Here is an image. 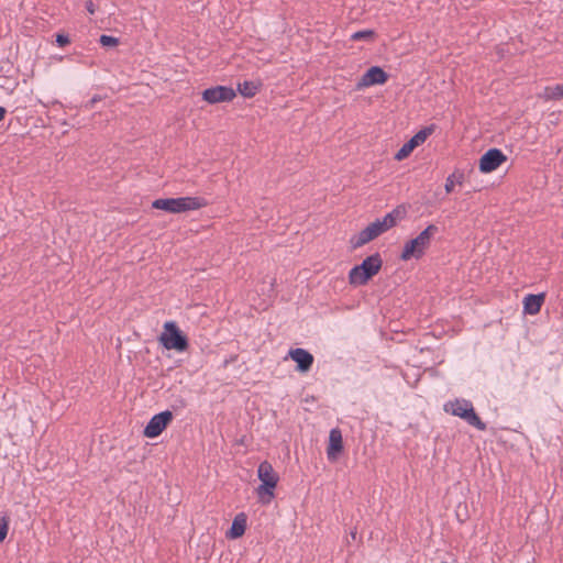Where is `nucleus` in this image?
I'll return each mask as SVG.
<instances>
[{
  "label": "nucleus",
  "mask_w": 563,
  "mask_h": 563,
  "mask_svg": "<svg viewBox=\"0 0 563 563\" xmlns=\"http://www.w3.org/2000/svg\"><path fill=\"white\" fill-rule=\"evenodd\" d=\"M439 232V228L434 224H429L423 231L415 239L409 240L402 249L400 254L401 261H409L411 258L420 260L431 245L432 238Z\"/></svg>",
  "instance_id": "nucleus-1"
},
{
  "label": "nucleus",
  "mask_w": 563,
  "mask_h": 563,
  "mask_svg": "<svg viewBox=\"0 0 563 563\" xmlns=\"http://www.w3.org/2000/svg\"><path fill=\"white\" fill-rule=\"evenodd\" d=\"M208 205L202 197H178V198H161L152 202V208L164 210L169 213H181L191 210H198Z\"/></svg>",
  "instance_id": "nucleus-2"
},
{
  "label": "nucleus",
  "mask_w": 563,
  "mask_h": 563,
  "mask_svg": "<svg viewBox=\"0 0 563 563\" xmlns=\"http://www.w3.org/2000/svg\"><path fill=\"white\" fill-rule=\"evenodd\" d=\"M383 261L379 253L367 256L360 265H355L349 273V283L352 286H363L382 268Z\"/></svg>",
  "instance_id": "nucleus-3"
},
{
  "label": "nucleus",
  "mask_w": 563,
  "mask_h": 563,
  "mask_svg": "<svg viewBox=\"0 0 563 563\" xmlns=\"http://www.w3.org/2000/svg\"><path fill=\"white\" fill-rule=\"evenodd\" d=\"M257 477L262 482L256 488L257 496L262 504H269L274 498V489L279 479L278 474L269 462L263 461L257 467Z\"/></svg>",
  "instance_id": "nucleus-4"
},
{
  "label": "nucleus",
  "mask_w": 563,
  "mask_h": 563,
  "mask_svg": "<svg viewBox=\"0 0 563 563\" xmlns=\"http://www.w3.org/2000/svg\"><path fill=\"white\" fill-rule=\"evenodd\" d=\"M444 410L452 416L465 420L470 426L477 430L485 431L487 426L481 420L474 410L473 404L467 399H455L444 405Z\"/></svg>",
  "instance_id": "nucleus-5"
},
{
  "label": "nucleus",
  "mask_w": 563,
  "mask_h": 563,
  "mask_svg": "<svg viewBox=\"0 0 563 563\" xmlns=\"http://www.w3.org/2000/svg\"><path fill=\"white\" fill-rule=\"evenodd\" d=\"M158 341L166 350H175L178 352H185L189 346L188 338L183 333L175 321L164 323V330L158 336Z\"/></svg>",
  "instance_id": "nucleus-6"
},
{
  "label": "nucleus",
  "mask_w": 563,
  "mask_h": 563,
  "mask_svg": "<svg viewBox=\"0 0 563 563\" xmlns=\"http://www.w3.org/2000/svg\"><path fill=\"white\" fill-rule=\"evenodd\" d=\"M236 96L235 90L228 86H214L201 92L202 100L209 104L230 102Z\"/></svg>",
  "instance_id": "nucleus-7"
},
{
  "label": "nucleus",
  "mask_w": 563,
  "mask_h": 563,
  "mask_svg": "<svg viewBox=\"0 0 563 563\" xmlns=\"http://www.w3.org/2000/svg\"><path fill=\"white\" fill-rule=\"evenodd\" d=\"M173 418V412L169 410L154 415L144 428V437L151 439L158 437L172 422Z\"/></svg>",
  "instance_id": "nucleus-8"
},
{
  "label": "nucleus",
  "mask_w": 563,
  "mask_h": 563,
  "mask_svg": "<svg viewBox=\"0 0 563 563\" xmlns=\"http://www.w3.org/2000/svg\"><path fill=\"white\" fill-rule=\"evenodd\" d=\"M434 131V125H429L418 131L408 142H406L399 151L395 154L396 161H402L408 157L411 152L422 144L429 135Z\"/></svg>",
  "instance_id": "nucleus-9"
},
{
  "label": "nucleus",
  "mask_w": 563,
  "mask_h": 563,
  "mask_svg": "<svg viewBox=\"0 0 563 563\" xmlns=\"http://www.w3.org/2000/svg\"><path fill=\"white\" fill-rule=\"evenodd\" d=\"M506 161L507 156L499 148H489L479 158V170L482 173H492Z\"/></svg>",
  "instance_id": "nucleus-10"
},
{
  "label": "nucleus",
  "mask_w": 563,
  "mask_h": 563,
  "mask_svg": "<svg viewBox=\"0 0 563 563\" xmlns=\"http://www.w3.org/2000/svg\"><path fill=\"white\" fill-rule=\"evenodd\" d=\"M388 80V74L379 66H372L357 82V88L383 85Z\"/></svg>",
  "instance_id": "nucleus-11"
},
{
  "label": "nucleus",
  "mask_w": 563,
  "mask_h": 563,
  "mask_svg": "<svg viewBox=\"0 0 563 563\" xmlns=\"http://www.w3.org/2000/svg\"><path fill=\"white\" fill-rule=\"evenodd\" d=\"M289 357L297 363V371L307 373L313 364V355L305 349H291L288 352Z\"/></svg>",
  "instance_id": "nucleus-12"
},
{
  "label": "nucleus",
  "mask_w": 563,
  "mask_h": 563,
  "mask_svg": "<svg viewBox=\"0 0 563 563\" xmlns=\"http://www.w3.org/2000/svg\"><path fill=\"white\" fill-rule=\"evenodd\" d=\"M377 229H378V227L375 225L374 222H372L365 229H363L361 232L353 235L350 239V244H351L352 249H354V250L358 249V247L365 245L366 243L373 241L377 236H379L380 234Z\"/></svg>",
  "instance_id": "nucleus-13"
},
{
  "label": "nucleus",
  "mask_w": 563,
  "mask_h": 563,
  "mask_svg": "<svg viewBox=\"0 0 563 563\" xmlns=\"http://www.w3.org/2000/svg\"><path fill=\"white\" fill-rule=\"evenodd\" d=\"M343 450V440L340 429L334 428L330 431L329 445L327 449V455L330 461H334Z\"/></svg>",
  "instance_id": "nucleus-14"
},
{
  "label": "nucleus",
  "mask_w": 563,
  "mask_h": 563,
  "mask_svg": "<svg viewBox=\"0 0 563 563\" xmlns=\"http://www.w3.org/2000/svg\"><path fill=\"white\" fill-rule=\"evenodd\" d=\"M401 211L397 208L394 209L391 212L387 213L383 219H377L374 221L375 225L378 227L379 234H383L384 232L388 231L393 227L397 224V221L400 219Z\"/></svg>",
  "instance_id": "nucleus-15"
},
{
  "label": "nucleus",
  "mask_w": 563,
  "mask_h": 563,
  "mask_svg": "<svg viewBox=\"0 0 563 563\" xmlns=\"http://www.w3.org/2000/svg\"><path fill=\"white\" fill-rule=\"evenodd\" d=\"M544 302V294H529L523 299V310L528 314H536L540 311Z\"/></svg>",
  "instance_id": "nucleus-16"
},
{
  "label": "nucleus",
  "mask_w": 563,
  "mask_h": 563,
  "mask_svg": "<svg viewBox=\"0 0 563 563\" xmlns=\"http://www.w3.org/2000/svg\"><path fill=\"white\" fill-rule=\"evenodd\" d=\"M246 529V516L244 512H240L235 516L230 530L227 532V537L230 539H238L242 537Z\"/></svg>",
  "instance_id": "nucleus-17"
},
{
  "label": "nucleus",
  "mask_w": 563,
  "mask_h": 563,
  "mask_svg": "<svg viewBox=\"0 0 563 563\" xmlns=\"http://www.w3.org/2000/svg\"><path fill=\"white\" fill-rule=\"evenodd\" d=\"M261 84L244 80L238 85V91L245 98L254 97L260 90Z\"/></svg>",
  "instance_id": "nucleus-18"
},
{
  "label": "nucleus",
  "mask_w": 563,
  "mask_h": 563,
  "mask_svg": "<svg viewBox=\"0 0 563 563\" xmlns=\"http://www.w3.org/2000/svg\"><path fill=\"white\" fill-rule=\"evenodd\" d=\"M544 97L549 100H560L563 98V84L555 85L553 87H547L544 90Z\"/></svg>",
  "instance_id": "nucleus-19"
},
{
  "label": "nucleus",
  "mask_w": 563,
  "mask_h": 563,
  "mask_svg": "<svg viewBox=\"0 0 563 563\" xmlns=\"http://www.w3.org/2000/svg\"><path fill=\"white\" fill-rule=\"evenodd\" d=\"M374 37H375V32L373 30H362V31H357L351 35L352 41L373 40Z\"/></svg>",
  "instance_id": "nucleus-20"
},
{
  "label": "nucleus",
  "mask_w": 563,
  "mask_h": 563,
  "mask_svg": "<svg viewBox=\"0 0 563 563\" xmlns=\"http://www.w3.org/2000/svg\"><path fill=\"white\" fill-rule=\"evenodd\" d=\"M99 42L104 47H114L119 44V38L111 35L102 34L99 38Z\"/></svg>",
  "instance_id": "nucleus-21"
},
{
  "label": "nucleus",
  "mask_w": 563,
  "mask_h": 563,
  "mask_svg": "<svg viewBox=\"0 0 563 563\" xmlns=\"http://www.w3.org/2000/svg\"><path fill=\"white\" fill-rule=\"evenodd\" d=\"M8 530H9V518L7 517H1L0 518V542H2L7 534H8Z\"/></svg>",
  "instance_id": "nucleus-22"
},
{
  "label": "nucleus",
  "mask_w": 563,
  "mask_h": 563,
  "mask_svg": "<svg viewBox=\"0 0 563 563\" xmlns=\"http://www.w3.org/2000/svg\"><path fill=\"white\" fill-rule=\"evenodd\" d=\"M70 43V38L67 34L58 33L56 34V44L59 47H64Z\"/></svg>",
  "instance_id": "nucleus-23"
},
{
  "label": "nucleus",
  "mask_w": 563,
  "mask_h": 563,
  "mask_svg": "<svg viewBox=\"0 0 563 563\" xmlns=\"http://www.w3.org/2000/svg\"><path fill=\"white\" fill-rule=\"evenodd\" d=\"M453 178H454V175H450V176L446 178V180H445V186H444V188H445V191H446L448 194L452 192V191H453V189H454V185H455V183H454Z\"/></svg>",
  "instance_id": "nucleus-24"
},
{
  "label": "nucleus",
  "mask_w": 563,
  "mask_h": 563,
  "mask_svg": "<svg viewBox=\"0 0 563 563\" xmlns=\"http://www.w3.org/2000/svg\"><path fill=\"white\" fill-rule=\"evenodd\" d=\"M101 98L99 96H93L86 104H85V108L88 109V110H91L96 102L100 101Z\"/></svg>",
  "instance_id": "nucleus-25"
},
{
  "label": "nucleus",
  "mask_w": 563,
  "mask_h": 563,
  "mask_svg": "<svg viewBox=\"0 0 563 563\" xmlns=\"http://www.w3.org/2000/svg\"><path fill=\"white\" fill-rule=\"evenodd\" d=\"M86 9L90 14H93L96 12V7L91 0H88L86 2Z\"/></svg>",
  "instance_id": "nucleus-26"
},
{
  "label": "nucleus",
  "mask_w": 563,
  "mask_h": 563,
  "mask_svg": "<svg viewBox=\"0 0 563 563\" xmlns=\"http://www.w3.org/2000/svg\"><path fill=\"white\" fill-rule=\"evenodd\" d=\"M7 113V110L3 107H0V121L4 119V115Z\"/></svg>",
  "instance_id": "nucleus-27"
},
{
  "label": "nucleus",
  "mask_w": 563,
  "mask_h": 563,
  "mask_svg": "<svg viewBox=\"0 0 563 563\" xmlns=\"http://www.w3.org/2000/svg\"><path fill=\"white\" fill-rule=\"evenodd\" d=\"M179 402H180L179 407H181V408L186 407L185 400L181 399Z\"/></svg>",
  "instance_id": "nucleus-28"
},
{
  "label": "nucleus",
  "mask_w": 563,
  "mask_h": 563,
  "mask_svg": "<svg viewBox=\"0 0 563 563\" xmlns=\"http://www.w3.org/2000/svg\"><path fill=\"white\" fill-rule=\"evenodd\" d=\"M355 537H356V532L355 531L351 532V538L355 539Z\"/></svg>",
  "instance_id": "nucleus-29"
}]
</instances>
